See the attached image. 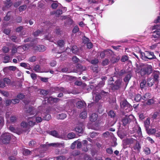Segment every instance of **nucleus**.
<instances>
[{"mask_svg":"<svg viewBox=\"0 0 160 160\" xmlns=\"http://www.w3.org/2000/svg\"><path fill=\"white\" fill-rule=\"evenodd\" d=\"M11 138V134L5 133L0 137V143L6 144L9 143Z\"/></svg>","mask_w":160,"mask_h":160,"instance_id":"obj_1","label":"nucleus"},{"mask_svg":"<svg viewBox=\"0 0 160 160\" xmlns=\"http://www.w3.org/2000/svg\"><path fill=\"white\" fill-rule=\"evenodd\" d=\"M120 103L121 108L126 110V112H128L131 110L132 107L126 100L124 99Z\"/></svg>","mask_w":160,"mask_h":160,"instance_id":"obj_2","label":"nucleus"},{"mask_svg":"<svg viewBox=\"0 0 160 160\" xmlns=\"http://www.w3.org/2000/svg\"><path fill=\"white\" fill-rule=\"evenodd\" d=\"M122 80L117 79L114 83L112 84V90H117L122 87Z\"/></svg>","mask_w":160,"mask_h":160,"instance_id":"obj_3","label":"nucleus"},{"mask_svg":"<svg viewBox=\"0 0 160 160\" xmlns=\"http://www.w3.org/2000/svg\"><path fill=\"white\" fill-rule=\"evenodd\" d=\"M133 118V116L132 115H126L123 117L122 119V122L123 126H125L129 124L131 122L132 119Z\"/></svg>","mask_w":160,"mask_h":160,"instance_id":"obj_4","label":"nucleus"},{"mask_svg":"<svg viewBox=\"0 0 160 160\" xmlns=\"http://www.w3.org/2000/svg\"><path fill=\"white\" fill-rule=\"evenodd\" d=\"M160 75V72L159 71H156L154 72L152 75V78H153V80H154V81L156 82L157 84H155V89H156L158 88V84L159 81V75Z\"/></svg>","mask_w":160,"mask_h":160,"instance_id":"obj_5","label":"nucleus"},{"mask_svg":"<svg viewBox=\"0 0 160 160\" xmlns=\"http://www.w3.org/2000/svg\"><path fill=\"white\" fill-rule=\"evenodd\" d=\"M136 69L138 71V72H139L141 76H143L147 74L144 67H142L141 65H139L137 64L136 65Z\"/></svg>","mask_w":160,"mask_h":160,"instance_id":"obj_6","label":"nucleus"},{"mask_svg":"<svg viewBox=\"0 0 160 160\" xmlns=\"http://www.w3.org/2000/svg\"><path fill=\"white\" fill-rule=\"evenodd\" d=\"M49 146L48 145L43 144L41 145L40 147L34 150L35 152L36 151H38L40 153H44V151L47 149L48 147Z\"/></svg>","mask_w":160,"mask_h":160,"instance_id":"obj_7","label":"nucleus"},{"mask_svg":"<svg viewBox=\"0 0 160 160\" xmlns=\"http://www.w3.org/2000/svg\"><path fill=\"white\" fill-rule=\"evenodd\" d=\"M124 142L127 145H131L133 144L136 141H137L135 139L132 137H129L125 139Z\"/></svg>","mask_w":160,"mask_h":160,"instance_id":"obj_8","label":"nucleus"},{"mask_svg":"<svg viewBox=\"0 0 160 160\" xmlns=\"http://www.w3.org/2000/svg\"><path fill=\"white\" fill-rule=\"evenodd\" d=\"M83 124L80 123L75 128V131L78 133H82L83 132Z\"/></svg>","mask_w":160,"mask_h":160,"instance_id":"obj_9","label":"nucleus"},{"mask_svg":"<svg viewBox=\"0 0 160 160\" xmlns=\"http://www.w3.org/2000/svg\"><path fill=\"white\" fill-rule=\"evenodd\" d=\"M146 59L151 60L156 58V57L154 56L153 52H152L146 51Z\"/></svg>","mask_w":160,"mask_h":160,"instance_id":"obj_10","label":"nucleus"},{"mask_svg":"<svg viewBox=\"0 0 160 160\" xmlns=\"http://www.w3.org/2000/svg\"><path fill=\"white\" fill-rule=\"evenodd\" d=\"M127 72L126 70L122 69L119 71H116L115 73V74L117 77L120 78L123 76L124 74L127 73Z\"/></svg>","mask_w":160,"mask_h":160,"instance_id":"obj_11","label":"nucleus"},{"mask_svg":"<svg viewBox=\"0 0 160 160\" xmlns=\"http://www.w3.org/2000/svg\"><path fill=\"white\" fill-rule=\"evenodd\" d=\"M126 74L127 75L124 79V81L127 83V84L131 78V76H132V74L131 71L128 72H127V73Z\"/></svg>","mask_w":160,"mask_h":160,"instance_id":"obj_12","label":"nucleus"},{"mask_svg":"<svg viewBox=\"0 0 160 160\" xmlns=\"http://www.w3.org/2000/svg\"><path fill=\"white\" fill-rule=\"evenodd\" d=\"M147 84L148 87H151L152 86L155 82L153 80V78L150 77L147 79Z\"/></svg>","mask_w":160,"mask_h":160,"instance_id":"obj_13","label":"nucleus"},{"mask_svg":"<svg viewBox=\"0 0 160 160\" xmlns=\"http://www.w3.org/2000/svg\"><path fill=\"white\" fill-rule=\"evenodd\" d=\"M60 100V99L58 98H53L52 97H50L48 98L47 102L50 103H53L57 102Z\"/></svg>","mask_w":160,"mask_h":160,"instance_id":"obj_14","label":"nucleus"},{"mask_svg":"<svg viewBox=\"0 0 160 160\" xmlns=\"http://www.w3.org/2000/svg\"><path fill=\"white\" fill-rule=\"evenodd\" d=\"M147 75H148L151 74L152 72V67L150 65H147L144 67Z\"/></svg>","mask_w":160,"mask_h":160,"instance_id":"obj_15","label":"nucleus"},{"mask_svg":"<svg viewBox=\"0 0 160 160\" xmlns=\"http://www.w3.org/2000/svg\"><path fill=\"white\" fill-rule=\"evenodd\" d=\"M49 146H52L55 148H60L61 147H63L64 146V143H54L48 144Z\"/></svg>","mask_w":160,"mask_h":160,"instance_id":"obj_16","label":"nucleus"},{"mask_svg":"<svg viewBox=\"0 0 160 160\" xmlns=\"http://www.w3.org/2000/svg\"><path fill=\"white\" fill-rule=\"evenodd\" d=\"M160 36V29H158L153 32V35L152 38H158Z\"/></svg>","mask_w":160,"mask_h":160,"instance_id":"obj_17","label":"nucleus"},{"mask_svg":"<svg viewBox=\"0 0 160 160\" xmlns=\"http://www.w3.org/2000/svg\"><path fill=\"white\" fill-rule=\"evenodd\" d=\"M133 131L134 132H137L138 135L139 136H141L142 135L141 128L138 125L135 126L133 128Z\"/></svg>","mask_w":160,"mask_h":160,"instance_id":"obj_18","label":"nucleus"},{"mask_svg":"<svg viewBox=\"0 0 160 160\" xmlns=\"http://www.w3.org/2000/svg\"><path fill=\"white\" fill-rule=\"evenodd\" d=\"M34 48L35 50L41 52H44L46 50V47L42 45L35 46Z\"/></svg>","mask_w":160,"mask_h":160,"instance_id":"obj_19","label":"nucleus"},{"mask_svg":"<svg viewBox=\"0 0 160 160\" xmlns=\"http://www.w3.org/2000/svg\"><path fill=\"white\" fill-rule=\"evenodd\" d=\"M17 69V67L13 66H10L9 67H5L3 69V71L6 72L8 70L10 71H15Z\"/></svg>","mask_w":160,"mask_h":160,"instance_id":"obj_20","label":"nucleus"},{"mask_svg":"<svg viewBox=\"0 0 160 160\" xmlns=\"http://www.w3.org/2000/svg\"><path fill=\"white\" fill-rule=\"evenodd\" d=\"M67 19V22L68 24H71L72 23V20L69 17V16H65L62 17V19Z\"/></svg>","mask_w":160,"mask_h":160,"instance_id":"obj_21","label":"nucleus"},{"mask_svg":"<svg viewBox=\"0 0 160 160\" xmlns=\"http://www.w3.org/2000/svg\"><path fill=\"white\" fill-rule=\"evenodd\" d=\"M98 115L95 113H92L90 117V120L91 122H95L97 119Z\"/></svg>","mask_w":160,"mask_h":160,"instance_id":"obj_22","label":"nucleus"},{"mask_svg":"<svg viewBox=\"0 0 160 160\" xmlns=\"http://www.w3.org/2000/svg\"><path fill=\"white\" fill-rule=\"evenodd\" d=\"M109 51H111L110 50H107L101 52L100 53V56L101 58H103L105 56V55L109 53Z\"/></svg>","mask_w":160,"mask_h":160,"instance_id":"obj_23","label":"nucleus"},{"mask_svg":"<svg viewBox=\"0 0 160 160\" xmlns=\"http://www.w3.org/2000/svg\"><path fill=\"white\" fill-rule=\"evenodd\" d=\"M102 97L99 94H93V99L96 102H98L99 100L101 99Z\"/></svg>","mask_w":160,"mask_h":160,"instance_id":"obj_24","label":"nucleus"},{"mask_svg":"<svg viewBox=\"0 0 160 160\" xmlns=\"http://www.w3.org/2000/svg\"><path fill=\"white\" fill-rule=\"evenodd\" d=\"M50 134L56 137L60 138H61V137L60 136L58 133V132L55 130L51 131L50 132Z\"/></svg>","mask_w":160,"mask_h":160,"instance_id":"obj_25","label":"nucleus"},{"mask_svg":"<svg viewBox=\"0 0 160 160\" xmlns=\"http://www.w3.org/2000/svg\"><path fill=\"white\" fill-rule=\"evenodd\" d=\"M5 6L2 8V10L3 11H6L7 8H10L12 4V2H5Z\"/></svg>","mask_w":160,"mask_h":160,"instance_id":"obj_26","label":"nucleus"},{"mask_svg":"<svg viewBox=\"0 0 160 160\" xmlns=\"http://www.w3.org/2000/svg\"><path fill=\"white\" fill-rule=\"evenodd\" d=\"M85 104L84 102L78 101L76 103L77 107L78 108H81L83 107Z\"/></svg>","mask_w":160,"mask_h":160,"instance_id":"obj_27","label":"nucleus"},{"mask_svg":"<svg viewBox=\"0 0 160 160\" xmlns=\"http://www.w3.org/2000/svg\"><path fill=\"white\" fill-rule=\"evenodd\" d=\"M72 52L75 54H78L79 49L76 46H73L71 48Z\"/></svg>","mask_w":160,"mask_h":160,"instance_id":"obj_28","label":"nucleus"},{"mask_svg":"<svg viewBox=\"0 0 160 160\" xmlns=\"http://www.w3.org/2000/svg\"><path fill=\"white\" fill-rule=\"evenodd\" d=\"M68 138L69 139H73L76 138V136L75 133L71 132L68 133L67 135Z\"/></svg>","mask_w":160,"mask_h":160,"instance_id":"obj_29","label":"nucleus"},{"mask_svg":"<svg viewBox=\"0 0 160 160\" xmlns=\"http://www.w3.org/2000/svg\"><path fill=\"white\" fill-rule=\"evenodd\" d=\"M147 132L148 134H153L155 133L156 132V130L155 128H151L150 129H146Z\"/></svg>","mask_w":160,"mask_h":160,"instance_id":"obj_30","label":"nucleus"},{"mask_svg":"<svg viewBox=\"0 0 160 160\" xmlns=\"http://www.w3.org/2000/svg\"><path fill=\"white\" fill-rule=\"evenodd\" d=\"M120 58L118 57H112L111 59V61L112 63L114 64L118 62Z\"/></svg>","mask_w":160,"mask_h":160,"instance_id":"obj_31","label":"nucleus"},{"mask_svg":"<svg viewBox=\"0 0 160 160\" xmlns=\"http://www.w3.org/2000/svg\"><path fill=\"white\" fill-rule=\"evenodd\" d=\"M23 154L25 156H28L32 154L31 151L27 149H24L23 150Z\"/></svg>","mask_w":160,"mask_h":160,"instance_id":"obj_32","label":"nucleus"},{"mask_svg":"<svg viewBox=\"0 0 160 160\" xmlns=\"http://www.w3.org/2000/svg\"><path fill=\"white\" fill-rule=\"evenodd\" d=\"M67 115L65 114L62 113L57 115V118L58 119H63L66 118Z\"/></svg>","mask_w":160,"mask_h":160,"instance_id":"obj_33","label":"nucleus"},{"mask_svg":"<svg viewBox=\"0 0 160 160\" xmlns=\"http://www.w3.org/2000/svg\"><path fill=\"white\" fill-rule=\"evenodd\" d=\"M21 47V46H19L17 47L16 46H14L12 47V53L13 54L16 53L17 52V49L18 48H20Z\"/></svg>","mask_w":160,"mask_h":160,"instance_id":"obj_34","label":"nucleus"},{"mask_svg":"<svg viewBox=\"0 0 160 160\" xmlns=\"http://www.w3.org/2000/svg\"><path fill=\"white\" fill-rule=\"evenodd\" d=\"M142 98V97L141 95L138 94L135 96L134 100L137 102H138L140 101Z\"/></svg>","mask_w":160,"mask_h":160,"instance_id":"obj_35","label":"nucleus"},{"mask_svg":"<svg viewBox=\"0 0 160 160\" xmlns=\"http://www.w3.org/2000/svg\"><path fill=\"white\" fill-rule=\"evenodd\" d=\"M151 94L149 92H147L142 97V99L144 100H146L150 98V96Z\"/></svg>","mask_w":160,"mask_h":160,"instance_id":"obj_36","label":"nucleus"},{"mask_svg":"<svg viewBox=\"0 0 160 160\" xmlns=\"http://www.w3.org/2000/svg\"><path fill=\"white\" fill-rule=\"evenodd\" d=\"M105 84L104 81H100L98 85L95 87V89H97L102 87Z\"/></svg>","mask_w":160,"mask_h":160,"instance_id":"obj_37","label":"nucleus"},{"mask_svg":"<svg viewBox=\"0 0 160 160\" xmlns=\"http://www.w3.org/2000/svg\"><path fill=\"white\" fill-rule=\"evenodd\" d=\"M33 70L37 72H41L40 66L38 64L36 65L33 68Z\"/></svg>","mask_w":160,"mask_h":160,"instance_id":"obj_38","label":"nucleus"},{"mask_svg":"<svg viewBox=\"0 0 160 160\" xmlns=\"http://www.w3.org/2000/svg\"><path fill=\"white\" fill-rule=\"evenodd\" d=\"M76 67L77 68L79 69L80 70L82 71H83L86 70V67L85 66H82L81 64H77Z\"/></svg>","mask_w":160,"mask_h":160,"instance_id":"obj_39","label":"nucleus"},{"mask_svg":"<svg viewBox=\"0 0 160 160\" xmlns=\"http://www.w3.org/2000/svg\"><path fill=\"white\" fill-rule=\"evenodd\" d=\"M49 91L48 90H42L40 91V93L43 96H46L48 93Z\"/></svg>","mask_w":160,"mask_h":160,"instance_id":"obj_40","label":"nucleus"},{"mask_svg":"<svg viewBox=\"0 0 160 160\" xmlns=\"http://www.w3.org/2000/svg\"><path fill=\"white\" fill-rule=\"evenodd\" d=\"M150 123V120L148 118L144 122V125L146 129H147V128H148Z\"/></svg>","mask_w":160,"mask_h":160,"instance_id":"obj_41","label":"nucleus"},{"mask_svg":"<svg viewBox=\"0 0 160 160\" xmlns=\"http://www.w3.org/2000/svg\"><path fill=\"white\" fill-rule=\"evenodd\" d=\"M146 84V81L145 79L143 80L140 84V87L141 88H144L145 87Z\"/></svg>","mask_w":160,"mask_h":160,"instance_id":"obj_42","label":"nucleus"},{"mask_svg":"<svg viewBox=\"0 0 160 160\" xmlns=\"http://www.w3.org/2000/svg\"><path fill=\"white\" fill-rule=\"evenodd\" d=\"M87 116V113L86 112H82L80 115V118L82 119H84L86 118Z\"/></svg>","mask_w":160,"mask_h":160,"instance_id":"obj_43","label":"nucleus"},{"mask_svg":"<svg viewBox=\"0 0 160 160\" xmlns=\"http://www.w3.org/2000/svg\"><path fill=\"white\" fill-rule=\"evenodd\" d=\"M11 12H8L6 15L4 17V20L6 21H8L10 19V14Z\"/></svg>","mask_w":160,"mask_h":160,"instance_id":"obj_44","label":"nucleus"},{"mask_svg":"<svg viewBox=\"0 0 160 160\" xmlns=\"http://www.w3.org/2000/svg\"><path fill=\"white\" fill-rule=\"evenodd\" d=\"M108 115L112 118H114L116 116V114L112 110H110L108 113Z\"/></svg>","mask_w":160,"mask_h":160,"instance_id":"obj_45","label":"nucleus"},{"mask_svg":"<svg viewBox=\"0 0 160 160\" xmlns=\"http://www.w3.org/2000/svg\"><path fill=\"white\" fill-rule=\"evenodd\" d=\"M51 118V115L49 114H47L45 115L43 117V120L48 121Z\"/></svg>","mask_w":160,"mask_h":160,"instance_id":"obj_46","label":"nucleus"},{"mask_svg":"<svg viewBox=\"0 0 160 160\" xmlns=\"http://www.w3.org/2000/svg\"><path fill=\"white\" fill-rule=\"evenodd\" d=\"M27 7V6L26 5H23L19 7V10L20 12H22L25 10Z\"/></svg>","mask_w":160,"mask_h":160,"instance_id":"obj_47","label":"nucleus"},{"mask_svg":"<svg viewBox=\"0 0 160 160\" xmlns=\"http://www.w3.org/2000/svg\"><path fill=\"white\" fill-rule=\"evenodd\" d=\"M3 59L4 60L3 62L4 63H7L9 62V61L10 60V57L8 55H6L3 58Z\"/></svg>","mask_w":160,"mask_h":160,"instance_id":"obj_48","label":"nucleus"},{"mask_svg":"<svg viewBox=\"0 0 160 160\" xmlns=\"http://www.w3.org/2000/svg\"><path fill=\"white\" fill-rule=\"evenodd\" d=\"M144 152L147 155H148L151 153L150 149L149 148L147 147H146L144 149Z\"/></svg>","mask_w":160,"mask_h":160,"instance_id":"obj_49","label":"nucleus"},{"mask_svg":"<svg viewBox=\"0 0 160 160\" xmlns=\"http://www.w3.org/2000/svg\"><path fill=\"white\" fill-rule=\"evenodd\" d=\"M58 44L60 47H62L64 44V41L63 40H59L58 41Z\"/></svg>","mask_w":160,"mask_h":160,"instance_id":"obj_50","label":"nucleus"},{"mask_svg":"<svg viewBox=\"0 0 160 160\" xmlns=\"http://www.w3.org/2000/svg\"><path fill=\"white\" fill-rule=\"evenodd\" d=\"M109 60L108 59H106L102 61V65L104 66H106L109 64Z\"/></svg>","mask_w":160,"mask_h":160,"instance_id":"obj_51","label":"nucleus"},{"mask_svg":"<svg viewBox=\"0 0 160 160\" xmlns=\"http://www.w3.org/2000/svg\"><path fill=\"white\" fill-rule=\"evenodd\" d=\"M90 137L92 138H94L98 135V133L97 132H92L90 133Z\"/></svg>","mask_w":160,"mask_h":160,"instance_id":"obj_52","label":"nucleus"},{"mask_svg":"<svg viewBox=\"0 0 160 160\" xmlns=\"http://www.w3.org/2000/svg\"><path fill=\"white\" fill-rule=\"evenodd\" d=\"M159 112H154L153 114L152 115V118L153 119H156L158 116L159 115Z\"/></svg>","mask_w":160,"mask_h":160,"instance_id":"obj_53","label":"nucleus"},{"mask_svg":"<svg viewBox=\"0 0 160 160\" xmlns=\"http://www.w3.org/2000/svg\"><path fill=\"white\" fill-rule=\"evenodd\" d=\"M17 120V118L14 116H12L10 118V121L12 123L15 122Z\"/></svg>","mask_w":160,"mask_h":160,"instance_id":"obj_54","label":"nucleus"},{"mask_svg":"<svg viewBox=\"0 0 160 160\" xmlns=\"http://www.w3.org/2000/svg\"><path fill=\"white\" fill-rule=\"evenodd\" d=\"M5 104V105L6 106H9L11 105L12 104L11 100L7 99L6 100Z\"/></svg>","mask_w":160,"mask_h":160,"instance_id":"obj_55","label":"nucleus"},{"mask_svg":"<svg viewBox=\"0 0 160 160\" xmlns=\"http://www.w3.org/2000/svg\"><path fill=\"white\" fill-rule=\"evenodd\" d=\"M56 160H65V157L63 156H59L55 158Z\"/></svg>","mask_w":160,"mask_h":160,"instance_id":"obj_56","label":"nucleus"},{"mask_svg":"<svg viewBox=\"0 0 160 160\" xmlns=\"http://www.w3.org/2000/svg\"><path fill=\"white\" fill-rule=\"evenodd\" d=\"M36 60V58L35 56H32L30 57L29 58L28 61L31 62H35Z\"/></svg>","mask_w":160,"mask_h":160,"instance_id":"obj_57","label":"nucleus"},{"mask_svg":"<svg viewBox=\"0 0 160 160\" xmlns=\"http://www.w3.org/2000/svg\"><path fill=\"white\" fill-rule=\"evenodd\" d=\"M72 60L74 63H76L79 61V59L76 56H74L72 58Z\"/></svg>","mask_w":160,"mask_h":160,"instance_id":"obj_58","label":"nucleus"},{"mask_svg":"<svg viewBox=\"0 0 160 160\" xmlns=\"http://www.w3.org/2000/svg\"><path fill=\"white\" fill-rule=\"evenodd\" d=\"M80 152L78 150H75L72 152V155L76 156L79 155L80 154Z\"/></svg>","mask_w":160,"mask_h":160,"instance_id":"obj_59","label":"nucleus"},{"mask_svg":"<svg viewBox=\"0 0 160 160\" xmlns=\"http://www.w3.org/2000/svg\"><path fill=\"white\" fill-rule=\"evenodd\" d=\"M90 62L92 64L96 65L98 62V59H95L92 60Z\"/></svg>","mask_w":160,"mask_h":160,"instance_id":"obj_60","label":"nucleus"},{"mask_svg":"<svg viewBox=\"0 0 160 160\" xmlns=\"http://www.w3.org/2000/svg\"><path fill=\"white\" fill-rule=\"evenodd\" d=\"M21 126L22 128H26L28 126V124L26 122H22L21 124Z\"/></svg>","mask_w":160,"mask_h":160,"instance_id":"obj_61","label":"nucleus"},{"mask_svg":"<svg viewBox=\"0 0 160 160\" xmlns=\"http://www.w3.org/2000/svg\"><path fill=\"white\" fill-rule=\"evenodd\" d=\"M128 60V57L126 55H124L122 57L121 60L122 62H125Z\"/></svg>","mask_w":160,"mask_h":160,"instance_id":"obj_62","label":"nucleus"},{"mask_svg":"<svg viewBox=\"0 0 160 160\" xmlns=\"http://www.w3.org/2000/svg\"><path fill=\"white\" fill-rule=\"evenodd\" d=\"M2 50L4 53H6L9 51V50L8 47L4 46L2 48Z\"/></svg>","mask_w":160,"mask_h":160,"instance_id":"obj_63","label":"nucleus"},{"mask_svg":"<svg viewBox=\"0 0 160 160\" xmlns=\"http://www.w3.org/2000/svg\"><path fill=\"white\" fill-rule=\"evenodd\" d=\"M42 32L39 30H38L37 31L34 32L33 33V35L35 37H37Z\"/></svg>","mask_w":160,"mask_h":160,"instance_id":"obj_64","label":"nucleus"}]
</instances>
